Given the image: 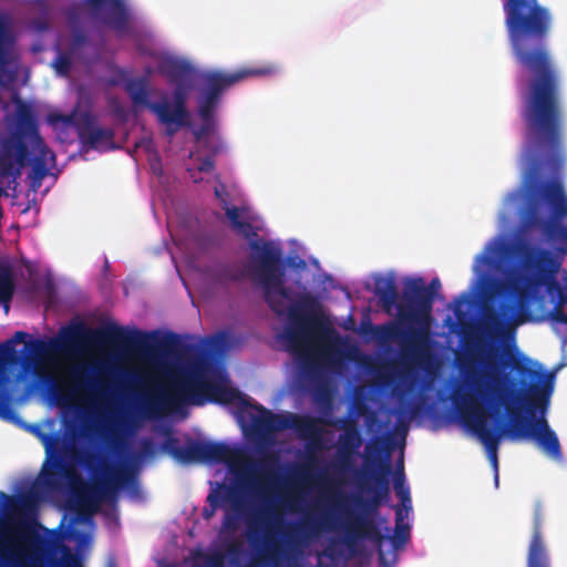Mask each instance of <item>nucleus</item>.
Here are the masks:
<instances>
[{
  "mask_svg": "<svg viewBox=\"0 0 567 567\" xmlns=\"http://www.w3.org/2000/svg\"><path fill=\"white\" fill-rule=\"evenodd\" d=\"M477 362L483 372L473 381L475 395L454 392L452 400L460 419L484 444L492 465L497 470L504 435L512 441L532 440L546 456L563 461L559 439L545 416L554 375L547 374L539 384L542 372L532 361H501L496 351L484 347Z\"/></svg>",
  "mask_w": 567,
  "mask_h": 567,
  "instance_id": "f257e3e1",
  "label": "nucleus"
},
{
  "mask_svg": "<svg viewBox=\"0 0 567 567\" xmlns=\"http://www.w3.org/2000/svg\"><path fill=\"white\" fill-rule=\"evenodd\" d=\"M512 55L523 74L517 78L522 120L530 153L554 169L564 156V111L560 76L547 47L553 16L538 0H502Z\"/></svg>",
  "mask_w": 567,
  "mask_h": 567,
  "instance_id": "f03ea898",
  "label": "nucleus"
},
{
  "mask_svg": "<svg viewBox=\"0 0 567 567\" xmlns=\"http://www.w3.org/2000/svg\"><path fill=\"white\" fill-rule=\"evenodd\" d=\"M516 255L520 271H518L511 281L512 288L516 293L515 303H502V315L494 310L484 312L482 321L477 328V355L480 347L485 351L492 349L484 338L493 341L504 328L505 321L514 320L516 323H523L530 317L532 303H540L544 296L540 288L545 287L546 292L554 302L551 310L547 312V318L557 323L567 324V287L563 288L556 280L555 275L560 267V261L548 249L540 248L527 243L519 244L516 247ZM499 358V353H497Z\"/></svg>",
  "mask_w": 567,
  "mask_h": 567,
  "instance_id": "7ed1b4c3",
  "label": "nucleus"
},
{
  "mask_svg": "<svg viewBox=\"0 0 567 567\" xmlns=\"http://www.w3.org/2000/svg\"><path fill=\"white\" fill-rule=\"evenodd\" d=\"M441 289L439 278H433L429 286L421 277L404 280L401 300L395 280L392 276H378L374 279V293L385 312L398 310L399 321L406 326L400 331L394 324L377 327L382 338H401L403 350L412 357H419L427 342L432 321L435 293Z\"/></svg>",
  "mask_w": 567,
  "mask_h": 567,
  "instance_id": "20e7f679",
  "label": "nucleus"
},
{
  "mask_svg": "<svg viewBox=\"0 0 567 567\" xmlns=\"http://www.w3.org/2000/svg\"><path fill=\"white\" fill-rule=\"evenodd\" d=\"M9 502L4 524L0 529V567H33L41 554L47 530L39 522V493L30 488L18 497L0 491V503ZM64 567H82L76 555L63 547Z\"/></svg>",
  "mask_w": 567,
  "mask_h": 567,
  "instance_id": "39448f33",
  "label": "nucleus"
},
{
  "mask_svg": "<svg viewBox=\"0 0 567 567\" xmlns=\"http://www.w3.org/2000/svg\"><path fill=\"white\" fill-rule=\"evenodd\" d=\"M54 153L45 145L31 107L20 102L17 106V127L0 138V197H8L9 189L16 192L21 169L31 165L30 186L37 189L48 175Z\"/></svg>",
  "mask_w": 567,
  "mask_h": 567,
  "instance_id": "423d86ee",
  "label": "nucleus"
},
{
  "mask_svg": "<svg viewBox=\"0 0 567 567\" xmlns=\"http://www.w3.org/2000/svg\"><path fill=\"white\" fill-rule=\"evenodd\" d=\"M364 465L371 468L359 474V486L368 494L367 501L358 499L363 513L350 517L343 525V544L351 555L359 553L361 542L381 543L383 535L374 520L381 504L390 496L389 476L392 474L390 456L384 453L383 442L374 439L365 445Z\"/></svg>",
  "mask_w": 567,
  "mask_h": 567,
  "instance_id": "0eeeda50",
  "label": "nucleus"
},
{
  "mask_svg": "<svg viewBox=\"0 0 567 567\" xmlns=\"http://www.w3.org/2000/svg\"><path fill=\"white\" fill-rule=\"evenodd\" d=\"M200 463L226 464L230 471H243L254 476L250 484L251 491L265 507L259 511L252 520L248 522L250 538L254 537L256 523L269 522L270 519L272 523L279 520L269 507L274 487L278 482V475L272 471V467L277 464L275 455H265L262 460L256 462L239 447H233L224 442L200 441Z\"/></svg>",
  "mask_w": 567,
  "mask_h": 567,
  "instance_id": "6e6552de",
  "label": "nucleus"
},
{
  "mask_svg": "<svg viewBox=\"0 0 567 567\" xmlns=\"http://www.w3.org/2000/svg\"><path fill=\"white\" fill-rule=\"evenodd\" d=\"M230 221L231 228L249 240L251 249L252 272L258 279L262 290L264 298L268 306L278 312H282V299L287 297V290L284 288L285 262L282 251L276 247L272 241H265L258 238V233L254 226L246 220H241V209L224 203L221 207Z\"/></svg>",
  "mask_w": 567,
  "mask_h": 567,
  "instance_id": "1a4fd4ad",
  "label": "nucleus"
},
{
  "mask_svg": "<svg viewBox=\"0 0 567 567\" xmlns=\"http://www.w3.org/2000/svg\"><path fill=\"white\" fill-rule=\"evenodd\" d=\"M278 71L276 64L268 63L257 66L240 68L234 72L218 70L205 71L199 75L197 94V115L200 125L193 130L197 142L205 141L217 128L216 111L220 104L223 94L235 84L248 78L269 76Z\"/></svg>",
  "mask_w": 567,
  "mask_h": 567,
  "instance_id": "9d476101",
  "label": "nucleus"
},
{
  "mask_svg": "<svg viewBox=\"0 0 567 567\" xmlns=\"http://www.w3.org/2000/svg\"><path fill=\"white\" fill-rule=\"evenodd\" d=\"M158 71L167 78L171 84L175 85L173 104L163 101L151 106L158 122L166 126L165 134L172 137L179 128L190 125L189 111L186 105L190 90L188 82L194 73V68L187 61L166 58L158 63Z\"/></svg>",
  "mask_w": 567,
  "mask_h": 567,
  "instance_id": "9b49d317",
  "label": "nucleus"
},
{
  "mask_svg": "<svg viewBox=\"0 0 567 567\" xmlns=\"http://www.w3.org/2000/svg\"><path fill=\"white\" fill-rule=\"evenodd\" d=\"M136 472L130 458L117 466L102 464L101 475H95L90 485L78 495L75 511L82 520L91 518L100 503H113L123 488L136 487Z\"/></svg>",
  "mask_w": 567,
  "mask_h": 567,
  "instance_id": "f8f14e48",
  "label": "nucleus"
},
{
  "mask_svg": "<svg viewBox=\"0 0 567 567\" xmlns=\"http://www.w3.org/2000/svg\"><path fill=\"white\" fill-rule=\"evenodd\" d=\"M207 378L198 369L181 371L172 377L165 391L147 396L141 404V412L147 419L177 409L181 404L203 405Z\"/></svg>",
  "mask_w": 567,
  "mask_h": 567,
  "instance_id": "ddd939ff",
  "label": "nucleus"
},
{
  "mask_svg": "<svg viewBox=\"0 0 567 567\" xmlns=\"http://www.w3.org/2000/svg\"><path fill=\"white\" fill-rule=\"evenodd\" d=\"M257 414H251L252 430L259 442H266L272 433L291 429L306 440L319 445L322 429L319 420L310 415L279 414L266 409L264 405H251Z\"/></svg>",
  "mask_w": 567,
  "mask_h": 567,
  "instance_id": "4468645a",
  "label": "nucleus"
},
{
  "mask_svg": "<svg viewBox=\"0 0 567 567\" xmlns=\"http://www.w3.org/2000/svg\"><path fill=\"white\" fill-rule=\"evenodd\" d=\"M284 288L287 290V297L281 301L284 305L282 312L276 311L270 306L269 308L279 316L288 313L291 321L298 322L302 327V330H289L286 334L290 351L298 353L305 348L306 331H323L328 330V327L321 317L322 306L318 297L310 292H305L300 295L297 302L289 306L291 291L285 286Z\"/></svg>",
  "mask_w": 567,
  "mask_h": 567,
  "instance_id": "2eb2a0df",
  "label": "nucleus"
},
{
  "mask_svg": "<svg viewBox=\"0 0 567 567\" xmlns=\"http://www.w3.org/2000/svg\"><path fill=\"white\" fill-rule=\"evenodd\" d=\"M89 330L83 323L63 328L61 337L64 344H73L83 338ZM90 338L97 344L110 346L120 349H141L147 346L150 334L140 330H127L115 323H109L95 330H90Z\"/></svg>",
  "mask_w": 567,
  "mask_h": 567,
  "instance_id": "dca6fc26",
  "label": "nucleus"
},
{
  "mask_svg": "<svg viewBox=\"0 0 567 567\" xmlns=\"http://www.w3.org/2000/svg\"><path fill=\"white\" fill-rule=\"evenodd\" d=\"M542 197L553 207L557 217L567 216V197L564 187L558 181L546 182L540 186ZM529 224L544 229L549 240L564 245L561 252L567 251V227L557 220H545L537 215L529 216Z\"/></svg>",
  "mask_w": 567,
  "mask_h": 567,
  "instance_id": "f3484780",
  "label": "nucleus"
},
{
  "mask_svg": "<svg viewBox=\"0 0 567 567\" xmlns=\"http://www.w3.org/2000/svg\"><path fill=\"white\" fill-rule=\"evenodd\" d=\"M320 530L321 525L315 519L293 525L285 535L284 547L276 546L271 550V567H295L303 549Z\"/></svg>",
  "mask_w": 567,
  "mask_h": 567,
  "instance_id": "a211bd4d",
  "label": "nucleus"
},
{
  "mask_svg": "<svg viewBox=\"0 0 567 567\" xmlns=\"http://www.w3.org/2000/svg\"><path fill=\"white\" fill-rule=\"evenodd\" d=\"M58 118L76 130L79 141L86 150H100L113 143V130L97 126L96 117L91 112L60 115Z\"/></svg>",
  "mask_w": 567,
  "mask_h": 567,
  "instance_id": "6ab92c4d",
  "label": "nucleus"
},
{
  "mask_svg": "<svg viewBox=\"0 0 567 567\" xmlns=\"http://www.w3.org/2000/svg\"><path fill=\"white\" fill-rule=\"evenodd\" d=\"M90 16L113 30L118 37L130 31V11L124 0H84Z\"/></svg>",
  "mask_w": 567,
  "mask_h": 567,
  "instance_id": "aec40b11",
  "label": "nucleus"
},
{
  "mask_svg": "<svg viewBox=\"0 0 567 567\" xmlns=\"http://www.w3.org/2000/svg\"><path fill=\"white\" fill-rule=\"evenodd\" d=\"M338 429L343 430L339 442V460L337 468L346 472L351 468L352 456L357 453L362 444V437L357 426V419L353 416L338 419L331 422Z\"/></svg>",
  "mask_w": 567,
  "mask_h": 567,
  "instance_id": "412c9836",
  "label": "nucleus"
},
{
  "mask_svg": "<svg viewBox=\"0 0 567 567\" xmlns=\"http://www.w3.org/2000/svg\"><path fill=\"white\" fill-rule=\"evenodd\" d=\"M543 516L540 506L534 509L533 533L527 550V567H550L549 554L542 534Z\"/></svg>",
  "mask_w": 567,
  "mask_h": 567,
  "instance_id": "4be33fe9",
  "label": "nucleus"
},
{
  "mask_svg": "<svg viewBox=\"0 0 567 567\" xmlns=\"http://www.w3.org/2000/svg\"><path fill=\"white\" fill-rule=\"evenodd\" d=\"M240 400L243 406H248L254 410L248 400L241 396V393L233 389L221 382L207 380L206 389H205V403L206 402H215V403H234ZM254 405H259L258 403H254Z\"/></svg>",
  "mask_w": 567,
  "mask_h": 567,
  "instance_id": "5701e85b",
  "label": "nucleus"
},
{
  "mask_svg": "<svg viewBox=\"0 0 567 567\" xmlns=\"http://www.w3.org/2000/svg\"><path fill=\"white\" fill-rule=\"evenodd\" d=\"M165 450L179 463H200V441L189 439L186 445H181L177 439H168L165 442Z\"/></svg>",
  "mask_w": 567,
  "mask_h": 567,
  "instance_id": "b1692460",
  "label": "nucleus"
},
{
  "mask_svg": "<svg viewBox=\"0 0 567 567\" xmlns=\"http://www.w3.org/2000/svg\"><path fill=\"white\" fill-rule=\"evenodd\" d=\"M125 91L127 92L132 103L134 105H141L147 107L152 112V104H159V102H150L148 100V83L145 78H138L130 80L125 84Z\"/></svg>",
  "mask_w": 567,
  "mask_h": 567,
  "instance_id": "393cba45",
  "label": "nucleus"
},
{
  "mask_svg": "<svg viewBox=\"0 0 567 567\" xmlns=\"http://www.w3.org/2000/svg\"><path fill=\"white\" fill-rule=\"evenodd\" d=\"M231 503L233 509L240 511L241 503L237 497L236 489L231 486L219 484L207 496L208 504H216L218 508L223 507L226 503Z\"/></svg>",
  "mask_w": 567,
  "mask_h": 567,
  "instance_id": "a878e982",
  "label": "nucleus"
},
{
  "mask_svg": "<svg viewBox=\"0 0 567 567\" xmlns=\"http://www.w3.org/2000/svg\"><path fill=\"white\" fill-rule=\"evenodd\" d=\"M64 475L65 477L71 478L72 476L75 477L74 472L66 466L63 458L61 456H56L51 465V468L45 470L43 472L42 482L43 485L48 488H54L58 485V478Z\"/></svg>",
  "mask_w": 567,
  "mask_h": 567,
  "instance_id": "bb28decb",
  "label": "nucleus"
},
{
  "mask_svg": "<svg viewBox=\"0 0 567 567\" xmlns=\"http://www.w3.org/2000/svg\"><path fill=\"white\" fill-rule=\"evenodd\" d=\"M29 334L24 331H17L10 339L0 344V361L3 363H17L19 357L16 346L25 342Z\"/></svg>",
  "mask_w": 567,
  "mask_h": 567,
  "instance_id": "cd10ccee",
  "label": "nucleus"
},
{
  "mask_svg": "<svg viewBox=\"0 0 567 567\" xmlns=\"http://www.w3.org/2000/svg\"><path fill=\"white\" fill-rule=\"evenodd\" d=\"M14 291L13 274L11 267L0 262V302H9Z\"/></svg>",
  "mask_w": 567,
  "mask_h": 567,
  "instance_id": "c85d7f7f",
  "label": "nucleus"
},
{
  "mask_svg": "<svg viewBox=\"0 0 567 567\" xmlns=\"http://www.w3.org/2000/svg\"><path fill=\"white\" fill-rule=\"evenodd\" d=\"M72 377L76 381L75 390L85 389L92 393H101L102 392L101 383H97L94 380H90L87 378V369L86 368H75L72 371Z\"/></svg>",
  "mask_w": 567,
  "mask_h": 567,
  "instance_id": "c756f323",
  "label": "nucleus"
},
{
  "mask_svg": "<svg viewBox=\"0 0 567 567\" xmlns=\"http://www.w3.org/2000/svg\"><path fill=\"white\" fill-rule=\"evenodd\" d=\"M403 514L400 507L395 511V533L393 538L391 539L392 546L394 549L403 546L410 537V527L408 525H402Z\"/></svg>",
  "mask_w": 567,
  "mask_h": 567,
  "instance_id": "7c9ffc66",
  "label": "nucleus"
},
{
  "mask_svg": "<svg viewBox=\"0 0 567 567\" xmlns=\"http://www.w3.org/2000/svg\"><path fill=\"white\" fill-rule=\"evenodd\" d=\"M394 489L396 496L402 502V505L406 508H411V497H410V491L409 487L404 486V473L403 470H400L396 472L394 480Z\"/></svg>",
  "mask_w": 567,
  "mask_h": 567,
  "instance_id": "2f4dec72",
  "label": "nucleus"
},
{
  "mask_svg": "<svg viewBox=\"0 0 567 567\" xmlns=\"http://www.w3.org/2000/svg\"><path fill=\"white\" fill-rule=\"evenodd\" d=\"M43 383L45 384L50 395L55 400L58 404H65L68 401V395L53 377L45 374L43 377Z\"/></svg>",
  "mask_w": 567,
  "mask_h": 567,
  "instance_id": "473e14b6",
  "label": "nucleus"
},
{
  "mask_svg": "<svg viewBox=\"0 0 567 567\" xmlns=\"http://www.w3.org/2000/svg\"><path fill=\"white\" fill-rule=\"evenodd\" d=\"M89 43V37L82 30H74L69 43V53L76 55L82 47Z\"/></svg>",
  "mask_w": 567,
  "mask_h": 567,
  "instance_id": "72a5a7b5",
  "label": "nucleus"
},
{
  "mask_svg": "<svg viewBox=\"0 0 567 567\" xmlns=\"http://www.w3.org/2000/svg\"><path fill=\"white\" fill-rule=\"evenodd\" d=\"M72 54L68 53H60L56 59L54 60V66L56 69V72L62 75H68L72 68Z\"/></svg>",
  "mask_w": 567,
  "mask_h": 567,
  "instance_id": "f704fd0d",
  "label": "nucleus"
},
{
  "mask_svg": "<svg viewBox=\"0 0 567 567\" xmlns=\"http://www.w3.org/2000/svg\"><path fill=\"white\" fill-rule=\"evenodd\" d=\"M234 512L235 513L227 511L224 515L221 527L227 532H235L238 528L239 514L241 509L239 512L234 509Z\"/></svg>",
  "mask_w": 567,
  "mask_h": 567,
  "instance_id": "c9c22d12",
  "label": "nucleus"
},
{
  "mask_svg": "<svg viewBox=\"0 0 567 567\" xmlns=\"http://www.w3.org/2000/svg\"><path fill=\"white\" fill-rule=\"evenodd\" d=\"M24 350L33 355H41L48 350V344L42 340L25 342Z\"/></svg>",
  "mask_w": 567,
  "mask_h": 567,
  "instance_id": "e433bc0d",
  "label": "nucleus"
},
{
  "mask_svg": "<svg viewBox=\"0 0 567 567\" xmlns=\"http://www.w3.org/2000/svg\"><path fill=\"white\" fill-rule=\"evenodd\" d=\"M205 567H225V555L216 551L206 556Z\"/></svg>",
  "mask_w": 567,
  "mask_h": 567,
  "instance_id": "4c0bfd02",
  "label": "nucleus"
},
{
  "mask_svg": "<svg viewBox=\"0 0 567 567\" xmlns=\"http://www.w3.org/2000/svg\"><path fill=\"white\" fill-rule=\"evenodd\" d=\"M389 556H390V559H388V555L382 550L381 547L378 549V557H379L380 566L393 567V565L395 564V560H396V554L394 553V550H391L389 553Z\"/></svg>",
  "mask_w": 567,
  "mask_h": 567,
  "instance_id": "58836bf2",
  "label": "nucleus"
},
{
  "mask_svg": "<svg viewBox=\"0 0 567 567\" xmlns=\"http://www.w3.org/2000/svg\"><path fill=\"white\" fill-rule=\"evenodd\" d=\"M214 194H215V197L219 200L221 207L224 206V203H229V199H228L229 195H228L226 187L223 183H219V185L215 187Z\"/></svg>",
  "mask_w": 567,
  "mask_h": 567,
  "instance_id": "ea45409f",
  "label": "nucleus"
},
{
  "mask_svg": "<svg viewBox=\"0 0 567 567\" xmlns=\"http://www.w3.org/2000/svg\"><path fill=\"white\" fill-rule=\"evenodd\" d=\"M215 168V162L210 156L199 159L198 172L210 173Z\"/></svg>",
  "mask_w": 567,
  "mask_h": 567,
  "instance_id": "a19ab883",
  "label": "nucleus"
},
{
  "mask_svg": "<svg viewBox=\"0 0 567 567\" xmlns=\"http://www.w3.org/2000/svg\"><path fill=\"white\" fill-rule=\"evenodd\" d=\"M218 278L229 281H238L240 279V275L229 268H224L220 270Z\"/></svg>",
  "mask_w": 567,
  "mask_h": 567,
  "instance_id": "79ce46f5",
  "label": "nucleus"
},
{
  "mask_svg": "<svg viewBox=\"0 0 567 567\" xmlns=\"http://www.w3.org/2000/svg\"><path fill=\"white\" fill-rule=\"evenodd\" d=\"M287 264L290 268L292 269H297V270H302L307 267V264L306 261L298 257V256H295V257H288L287 259Z\"/></svg>",
  "mask_w": 567,
  "mask_h": 567,
  "instance_id": "37998d69",
  "label": "nucleus"
},
{
  "mask_svg": "<svg viewBox=\"0 0 567 567\" xmlns=\"http://www.w3.org/2000/svg\"><path fill=\"white\" fill-rule=\"evenodd\" d=\"M217 509H218V506H216V504H208L207 507L203 508V513H202L203 518L206 520L212 519Z\"/></svg>",
  "mask_w": 567,
  "mask_h": 567,
  "instance_id": "c03bdc74",
  "label": "nucleus"
},
{
  "mask_svg": "<svg viewBox=\"0 0 567 567\" xmlns=\"http://www.w3.org/2000/svg\"><path fill=\"white\" fill-rule=\"evenodd\" d=\"M178 343H179L178 337L176 334H174V333L169 334L168 338L165 341V346L168 349L176 348Z\"/></svg>",
  "mask_w": 567,
  "mask_h": 567,
  "instance_id": "a18cd8bd",
  "label": "nucleus"
},
{
  "mask_svg": "<svg viewBox=\"0 0 567 567\" xmlns=\"http://www.w3.org/2000/svg\"><path fill=\"white\" fill-rule=\"evenodd\" d=\"M113 449L116 453L122 454L126 449V443L122 439H116L113 441Z\"/></svg>",
  "mask_w": 567,
  "mask_h": 567,
  "instance_id": "49530a36",
  "label": "nucleus"
},
{
  "mask_svg": "<svg viewBox=\"0 0 567 567\" xmlns=\"http://www.w3.org/2000/svg\"><path fill=\"white\" fill-rule=\"evenodd\" d=\"M465 301H466V295H465V293H463L462 296L457 297V298L454 300L455 306H456V307H455L454 312H455V315H456L457 317H460V315H461V310H460V308L462 307V305H463Z\"/></svg>",
  "mask_w": 567,
  "mask_h": 567,
  "instance_id": "de8ad7c7",
  "label": "nucleus"
},
{
  "mask_svg": "<svg viewBox=\"0 0 567 567\" xmlns=\"http://www.w3.org/2000/svg\"><path fill=\"white\" fill-rule=\"evenodd\" d=\"M227 341V333L226 332H219L213 338V342L216 346H224Z\"/></svg>",
  "mask_w": 567,
  "mask_h": 567,
  "instance_id": "09e8293b",
  "label": "nucleus"
},
{
  "mask_svg": "<svg viewBox=\"0 0 567 567\" xmlns=\"http://www.w3.org/2000/svg\"><path fill=\"white\" fill-rule=\"evenodd\" d=\"M209 147V151L212 152V154H217L221 151L223 148V145L221 144H218V145H215V146H208Z\"/></svg>",
  "mask_w": 567,
  "mask_h": 567,
  "instance_id": "8fccbe9b",
  "label": "nucleus"
},
{
  "mask_svg": "<svg viewBox=\"0 0 567 567\" xmlns=\"http://www.w3.org/2000/svg\"><path fill=\"white\" fill-rule=\"evenodd\" d=\"M236 551H237L236 546H231V547H229V549H228V553H229V554H235Z\"/></svg>",
  "mask_w": 567,
  "mask_h": 567,
  "instance_id": "3c124183",
  "label": "nucleus"
},
{
  "mask_svg": "<svg viewBox=\"0 0 567 567\" xmlns=\"http://www.w3.org/2000/svg\"><path fill=\"white\" fill-rule=\"evenodd\" d=\"M364 409H365V405L364 404H360L358 406L359 413H361Z\"/></svg>",
  "mask_w": 567,
  "mask_h": 567,
  "instance_id": "603ef678",
  "label": "nucleus"
},
{
  "mask_svg": "<svg viewBox=\"0 0 567 567\" xmlns=\"http://www.w3.org/2000/svg\"><path fill=\"white\" fill-rule=\"evenodd\" d=\"M192 177L194 178V182H195V183H198V182L200 181V178H197V177H195L194 175H192Z\"/></svg>",
  "mask_w": 567,
  "mask_h": 567,
  "instance_id": "864d4df0",
  "label": "nucleus"
},
{
  "mask_svg": "<svg viewBox=\"0 0 567 567\" xmlns=\"http://www.w3.org/2000/svg\"><path fill=\"white\" fill-rule=\"evenodd\" d=\"M47 452L49 453L50 452V445L47 444Z\"/></svg>",
  "mask_w": 567,
  "mask_h": 567,
  "instance_id": "5fc2aeb1",
  "label": "nucleus"
},
{
  "mask_svg": "<svg viewBox=\"0 0 567 567\" xmlns=\"http://www.w3.org/2000/svg\"><path fill=\"white\" fill-rule=\"evenodd\" d=\"M109 567H114V565H113V564H111Z\"/></svg>",
  "mask_w": 567,
  "mask_h": 567,
  "instance_id": "6e6d98bb",
  "label": "nucleus"
}]
</instances>
